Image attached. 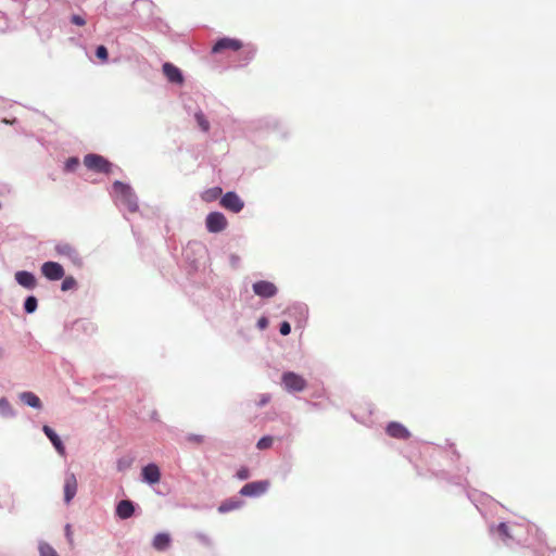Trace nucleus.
Listing matches in <instances>:
<instances>
[{
	"mask_svg": "<svg viewBox=\"0 0 556 556\" xmlns=\"http://www.w3.org/2000/svg\"><path fill=\"white\" fill-rule=\"evenodd\" d=\"M41 273L49 280H60L64 277L62 265L51 261L42 264Z\"/></svg>",
	"mask_w": 556,
	"mask_h": 556,
	"instance_id": "obj_7",
	"label": "nucleus"
},
{
	"mask_svg": "<svg viewBox=\"0 0 556 556\" xmlns=\"http://www.w3.org/2000/svg\"><path fill=\"white\" fill-rule=\"evenodd\" d=\"M241 506V502L238 500H227L218 507L219 513H228L238 509Z\"/></svg>",
	"mask_w": 556,
	"mask_h": 556,
	"instance_id": "obj_20",
	"label": "nucleus"
},
{
	"mask_svg": "<svg viewBox=\"0 0 556 556\" xmlns=\"http://www.w3.org/2000/svg\"><path fill=\"white\" fill-rule=\"evenodd\" d=\"M163 73L170 83L179 85L184 83L180 70L172 63H164Z\"/></svg>",
	"mask_w": 556,
	"mask_h": 556,
	"instance_id": "obj_13",
	"label": "nucleus"
},
{
	"mask_svg": "<svg viewBox=\"0 0 556 556\" xmlns=\"http://www.w3.org/2000/svg\"><path fill=\"white\" fill-rule=\"evenodd\" d=\"M187 441L193 444H202L204 442V437L201 434H189L187 437Z\"/></svg>",
	"mask_w": 556,
	"mask_h": 556,
	"instance_id": "obj_29",
	"label": "nucleus"
},
{
	"mask_svg": "<svg viewBox=\"0 0 556 556\" xmlns=\"http://www.w3.org/2000/svg\"><path fill=\"white\" fill-rule=\"evenodd\" d=\"M205 225L210 232L216 233L225 230L228 223L224 214L212 212L206 216Z\"/></svg>",
	"mask_w": 556,
	"mask_h": 556,
	"instance_id": "obj_4",
	"label": "nucleus"
},
{
	"mask_svg": "<svg viewBox=\"0 0 556 556\" xmlns=\"http://www.w3.org/2000/svg\"><path fill=\"white\" fill-rule=\"evenodd\" d=\"M496 531L497 533L502 536V539L504 541L508 540V539H511V535L509 533V528L508 526L505 523V522H501L497 527H496Z\"/></svg>",
	"mask_w": 556,
	"mask_h": 556,
	"instance_id": "obj_25",
	"label": "nucleus"
},
{
	"mask_svg": "<svg viewBox=\"0 0 556 556\" xmlns=\"http://www.w3.org/2000/svg\"><path fill=\"white\" fill-rule=\"evenodd\" d=\"M55 251L59 255L74 258L77 256L75 248L70 243H59L55 245Z\"/></svg>",
	"mask_w": 556,
	"mask_h": 556,
	"instance_id": "obj_19",
	"label": "nucleus"
},
{
	"mask_svg": "<svg viewBox=\"0 0 556 556\" xmlns=\"http://www.w3.org/2000/svg\"><path fill=\"white\" fill-rule=\"evenodd\" d=\"M24 308L27 313H34L37 308V299L35 296H28L25 300Z\"/></svg>",
	"mask_w": 556,
	"mask_h": 556,
	"instance_id": "obj_26",
	"label": "nucleus"
},
{
	"mask_svg": "<svg viewBox=\"0 0 556 556\" xmlns=\"http://www.w3.org/2000/svg\"><path fill=\"white\" fill-rule=\"evenodd\" d=\"M253 291L262 298H271L277 293V288L269 281L261 280L253 285Z\"/></svg>",
	"mask_w": 556,
	"mask_h": 556,
	"instance_id": "obj_10",
	"label": "nucleus"
},
{
	"mask_svg": "<svg viewBox=\"0 0 556 556\" xmlns=\"http://www.w3.org/2000/svg\"><path fill=\"white\" fill-rule=\"evenodd\" d=\"M15 280L18 285L26 289H34L36 287L35 276L26 270H20L15 274Z\"/></svg>",
	"mask_w": 556,
	"mask_h": 556,
	"instance_id": "obj_15",
	"label": "nucleus"
},
{
	"mask_svg": "<svg viewBox=\"0 0 556 556\" xmlns=\"http://www.w3.org/2000/svg\"><path fill=\"white\" fill-rule=\"evenodd\" d=\"M267 401H268V399H267V397H266V399H262V404L267 403Z\"/></svg>",
	"mask_w": 556,
	"mask_h": 556,
	"instance_id": "obj_38",
	"label": "nucleus"
},
{
	"mask_svg": "<svg viewBox=\"0 0 556 556\" xmlns=\"http://www.w3.org/2000/svg\"><path fill=\"white\" fill-rule=\"evenodd\" d=\"M237 477L240 479V480H245L250 477V471L248 468L245 467H242L238 470L237 472Z\"/></svg>",
	"mask_w": 556,
	"mask_h": 556,
	"instance_id": "obj_33",
	"label": "nucleus"
},
{
	"mask_svg": "<svg viewBox=\"0 0 556 556\" xmlns=\"http://www.w3.org/2000/svg\"><path fill=\"white\" fill-rule=\"evenodd\" d=\"M76 286H77L76 279L72 276H68L63 279L61 289H62V291H68V290L75 289Z\"/></svg>",
	"mask_w": 556,
	"mask_h": 556,
	"instance_id": "obj_23",
	"label": "nucleus"
},
{
	"mask_svg": "<svg viewBox=\"0 0 556 556\" xmlns=\"http://www.w3.org/2000/svg\"><path fill=\"white\" fill-rule=\"evenodd\" d=\"M78 164H79L78 159L70 157L65 163V167L67 170H74L78 166Z\"/></svg>",
	"mask_w": 556,
	"mask_h": 556,
	"instance_id": "obj_30",
	"label": "nucleus"
},
{
	"mask_svg": "<svg viewBox=\"0 0 556 556\" xmlns=\"http://www.w3.org/2000/svg\"><path fill=\"white\" fill-rule=\"evenodd\" d=\"M281 382L288 392H301L307 386L306 380L293 371L285 372Z\"/></svg>",
	"mask_w": 556,
	"mask_h": 556,
	"instance_id": "obj_3",
	"label": "nucleus"
},
{
	"mask_svg": "<svg viewBox=\"0 0 556 556\" xmlns=\"http://www.w3.org/2000/svg\"><path fill=\"white\" fill-rule=\"evenodd\" d=\"M141 476L142 479L150 484H155L161 480V471L155 464L144 466L141 470Z\"/></svg>",
	"mask_w": 556,
	"mask_h": 556,
	"instance_id": "obj_12",
	"label": "nucleus"
},
{
	"mask_svg": "<svg viewBox=\"0 0 556 556\" xmlns=\"http://www.w3.org/2000/svg\"><path fill=\"white\" fill-rule=\"evenodd\" d=\"M257 326L260 329H265L268 326V320L266 317H261L257 321Z\"/></svg>",
	"mask_w": 556,
	"mask_h": 556,
	"instance_id": "obj_35",
	"label": "nucleus"
},
{
	"mask_svg": "<svg viewBox=\"0 0 556 556\" xmlns=\"http://www.w3.org/2000/svg\"><path fill=\"white\" fill-rule=\"evenodd\" d=\"M42 431L49 438V440L51 441V443L53 444V446L55 447L58 453L60 455L64 456L65 455V446L62 443V441L59 438V435L55 433V431L51 427H49L47 425H45L42 427Z\"/></svg>",
	"mask_w": 556,
	"mask_h": 556,
	"instance_id": "obj_14",
	"label": "nucleus"
},
{
	"mask_svg": "<svg viewBox=\"0 0 556 556\" xmlns=\"http://www.w3.org/2000/svg\"><path fill=\"white\" fill-rule=\"evenodd\" d=\"M279 331L282 336H288L291 332L290 324L288 321L281 323Z\"/></svg>",
	"mask_w": 556,
	"mask_h": 556,
	"instance_id": "obj_32",
	"label": "nucleus"
},
{
	"mask_svg": "<svg viewBox=\"0 0 556 556\" xmlns=\"http://www.w3.org/2000/svg\"><path fill=\"white\" fill-rule=\"evenodd\" d=\"M3 353H4V349H3V346L0 344V358L3 356Z\"/></svg>",
	"mask_w": 556,
	"mask_h": 556,
	"instance_id": "obj_37",
	"label": "nucleus"
},
{
	"mask_svg": "<svg viewBox=\"0 0 556 556\" xmlns=\"http://www.w3.org/2000/svg\"><path fill=\"white\" fill-rule=\"evenodd\" d=\"M84 164L88 169L97 173L109 174L112 170V164L99 154H87L84 157Z\"/></svg>",
	"mask_w": 556,
	"mask_h": 556,
	"instance_id": "obj_2",
	"label": "nucleus"
},
{
	"mask_svg": "<svg viewBox=\"0 0 556 556\" xmlns=\"http://www.w3.org/2000/svg\"><path fill=\"white\" fill-rule=\"evenodd\" d=\"M249 53L253 54V53H254V49H252V48H251V49L249 50Z\"/></svg>",
	"mask_w": 556,
	"mask_h": 556,
	"instance_id": "obj_39",
	"label": "nucleus"
},
{
	"mask_svg": "<svg viewBox=\"0 0 556 556\" xmlns=\"http://www.w3.org/2000/svg\"><path fill=\"white\" fill-rule=\"evenodd\" d=\"M134 513L135 506L134 503L129 500H123L116 506V515L121 519H128L134 515Z\"/></svg>",
	"mask_w": 556,
	"mask_h": 556,
	"instance_id": "obj_16",
	"label": "nucleus"
},
{
	"mask_svg": "<svg viewBox=\"0 0 556 556\" xmlns=\"http://www.w3.org/2000/svg\"><path fill=\"white\" fill-rule=\"evenodd\" d=\"M220 205L233 213H239L243 206V201L235 192H227L220 200Z\"/></svg>",
	"mask_w": 556,
	"mask_h": 556,
	"instance_id": "obj_8",
	"label": "nucleus"
},
{
	"mask_svg": "<svg viewBox=\"0 0 556 556\" xmlns=\"http://www.w3.org/2000/svg\"><path fill=\"white\" fill-rule=\"evenodd\" d=\"M274 439L273 437L266 435L258 440L256 446L258 450H266L273 445Z\"/></svg>",
	"mask_w": 556,
	"mask_h": 556,
	"instance_id": "obj_27",
	"label": "nucleus"
},
{
	"mask_svg": "<svg viewBox=\"0 0 556 556\" xmlns=\"http://www.w3.org/2000/svg\"><path fill=\"white\" fill-rule=\"evenodd\" d=\"M77 479L74 473H68L64 480V501L68 504L77 492Z\"/></svg>",
	"mask_w": 556,
	"mask_h": 556,
	"instance_id": "obj_11",
	"label": "nucleus"
},
{
	"mask_svg": "<svg viewBox=\"0 0 556 556\" xmlns=\"http://www.w3.org/2000/svg\"><path fill=\"white\" fill-rule=\"evenodd\" d=\"M244 47L243 42L236 38L224 37L216 41L212 48L213 53H220L225 50L239 51Z\"/></svg>",
	"mask_w": 556,
	"mask_h": 556,
	"instance_id": "obj_5",
	"label": "nucleus"
},
{
	"mask_svg": "<svg viewBox=\"0 0 556 556\" xmlns=\"http://www.w3.org/2000/svg\"><path fill=\"white\" fill-rule=\"evenodd\" d=\"M96 55L102 60L106 61L109 58L108 49L104 46H99L96 51Z\"/></svg>",
	"mask_w": 556,
	"mask_h": 556,
	"instance_id": "obj_28",
	"label": "nucleus"
},
{
	"mask_svg": "<svg viewBox=\"0 0 556 556\" xmlns=\"http://www.w3.org/2000/svg\"><path fill=\"white\" fill-rule=\"evenodd\" d=\"M386 432L389 437L399 440H407L410 437V432L407 430V428L396 421L390 422L386 428Z\"/></svg>",
	"mask_w": 556,
	"mask_h": 556,
	"instance_id": "obj_9",
	"label": "nucleus"
},
{
	"mask_svg": "<svg viewBox=\"0 0 556 556\" xmlns=\"http://www.w3.org/2000/svg\"><path fill=\"white\" fill-rule=\"evenodd\" d=\"M65 532H66V536L68 538L70 541H72V529H71V525H66L65 527Z\"/></svg>",
	"mask_w": 556,
	"mask_h": 556,
	"instance_id": "obj_36",
	"label": "nucleus"
},
{
	"mask_svg": "<svg viewBox=\"0 0 556 556\" xmlns=\"http://www.w3.org/2000/svg\"><path fill=\"white\" fill-rule=\"evenodd\" d=\"M10 409H11V405H10L9 401L4 397L0 399V410L4 413Z\"/></svg>",
	"mask_w": 556,
	"mask_h": 556,
	"instance_id": "obj_34",
	"label": "nucleus"
},
{
	"mask_svg": "<svg viewBox=\"0 0 556 556\" xmlns=\"http://www.w3.org/2000/svg\"><path fill=\"white\" fill-rule=\"evenodd\" d=\"M21 401L34 408H40L41 407V401L40 399L33 392H23L20 394Z\"/></svg>",
	"mask_w": 556,
	"mask_h": 556,
	"instance_id": "obj_18",
	"label": "nucleus"
},
{
	"mask_svg": "<svg viewBox=\"0 0 556 556\" xmlns=\"http://www.w3.org/2000/svg\"><path fill=\"white\" fill-rule=\"evenodd\" d=\"M71 22H72L73 24L77 25V26H84V25H86V20H85L83 16L77 15V14L72 15V17H71Z\"/></svg>",
	"mask_w": 556,
	"mask_h": 556,
	"instance_id": "obj_31",
	"label": "nucleus"
},
{
	"mask_svg": "<svg viewBox=\"0 0 556 556\" xmlns=\"http://www.w3.org/2000/svg\"><path fill=\"white\" fill-rule=\"evenodd\" d=\"M194 118L202 131L206 132L210 130V122L201 111L194 114Z\"/></svg>",
	"mask_w": 556,
	"mask_h": 556,
	"instance_id": "obj_21",
	"label": "nucleus"
},
{
	"mask_svg": "<svg viewBox=\"0 0 556 556\" xmlns=\"http://www.w3.org/2000/svg\"><path fill=\"white\" fill-rule=\"evenodd\" d=\"M113 190L118 197L119 201L127 206L130 212H135L138 208L137 199L131 188L121 181L113 184Z\"/></svg>",
	"mask_w": 556,
	"mask_h": 556,
	"instance_id": "obj_1",
	"label": "nucleus"
},
{
	"mask_svg": "<svg viewBox=\"0 0 556 556\" xmlns=\"http://www.w3.org/2000/svg\"><path fill=\"white\" fill-rule=\"evenodd\" d=\"M220 194H222V188L215 187V188L206 190L203 194V199L205 201H213V200L217 199Z\"/></svg>",
	"mask_w": 556,
	"mask_h": 556,
	"instance_id": "obj_22",
	"label": "nucleus"
},
{
	"mask_svg": "<svg viewBox=\"0 0 556 556\" xmlns=\"http://www.w3.org/2000/svg\"><path fill=\"white\" fill-rule=\"evenodd\" d=\"M40 556H59L52 546L47 543H41L39 545Z\"/></svg>",
	"mask_w": 556,
	"mask_h": 556,
	"instance_id": "obj_24",
	"label": "nucleus"
},
{
	"mask_svg": "<svg viewBox=\"0 0 556 556\" xmlns=\"http://www.w3.org/2000/svg\"><path fill=\"white\" fill-rule=\"evenodd\" d=\"M170 544V536L167 533H157L153 539V547L156 551H165Z\"/></svg>",
	"mask_w": 556,
	"mask_h": 556,
	"instance_id": "obj_17",
	"label": "nucleus"
},
{
	"mask_svg": "<svg viewBox=\"0 0 556 556\" xmlns=\"http://www.w3.org/2000/svg\"><path fill=\"white\" fill-rule=\"evenodd\" d=\"M268 486H269V482L266 480L250 482V483L244 484L241 488L240 494L242 496H258V495L265 493L267 491Z\"/></svg>",
	"mask_w": 556,
	"mask_h": 556,
	"instance_id": "obj_6",
	"label": "nucleus"
}]
</instances>
